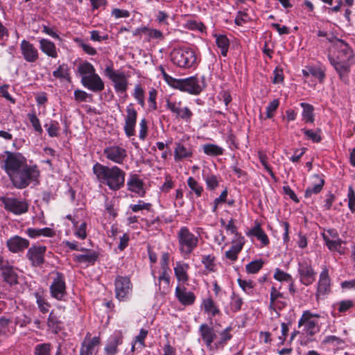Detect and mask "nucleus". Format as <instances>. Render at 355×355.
Instances as JSON below:
<instances>
[{
	"mask_svg": "<svg viewBox=\"0 0 355 355\" xmlns=\"http://www.w3.org/2000/svg\"><path fill=\"white\" fill-rule=\"evenodd\" d=\"M5 153L6 157L1 161V168L14 187L23 189L32 183L38 182L40 172L37 165L28 164L27 159L20 153L6 151Z\"/></svg>",
	"mask_w": 355,
	"mask_h": 355,
	"instance_id": "1",
	"label": "nucleus"
},
{
	"mask_svg": "<svg viewBox=\"0 0 355 355\" xmlns=\"http://www.w3.org/2000/svg\"><path fill=\"white\" fill-rule=\"evenodd\" d=\"M232 327L228 326L218 332L212 326L202 323L198 328V342L202 343L208 350L223 349L232 339Z\"/></svg>",
	"mask_w": 355,
	"mask_h": 355,
	"instance_id": "2",
	"label": "nucleus"
},
{
	"mask_svg": "<svg viewBox=\"0 0 355 355\" xmlns=\"http://www.w3.org/2000/svg\"><path fill=\"white\" fill-rule=\"evenodd\" d=\"M92 171L100 184L112 191H117L124 185L125 173L117 166H108L96 162Z\"/></svg>",
	"mask_w": 355,
	"mask_h": 355,
	"instance_id": "3",
	"label": "nucleus"
},
{
	"mask_svg": "<svg viewBox=\"0 0 355 355\" xmlns=\"http://www.w3.org/2000/svg\"><path fill=\"white\" fill-rule=\"evenodd\" d=\"M77 72L80 76V83L88 90L98 93L105 89V83L101 76L96 73L92 64L87 61L79 63Z\"/></svg>",
	"mask_w": 355,
	"mask_h": 355,
	"instance_id": "4",
	"label": "nucleus"
},
{
	"mask_svg": "<svg viewBox=\"0 0 355 355\" xmlns=\"http://www.w3.org/2000/svg\"><path fill=\"white\" fill-rule=\"evenodd\" d=\"M170 60L174 65L182 69H194L199 62L196 50L186 46L173 48Z\"/></svg>",
	"mask_w": 355,
	"mask_h": 355,
	"instance_id": "5",
	"label": "nucleus"
},
{
	"mask_svg": "<svg viewBox=\"0 0 355 355\" xmlns=\"http://www.w3.org/2000/svg\"><path fill=\"white\" fill-rule=\"evenodd\" d=\"M177 240L179 252L184 259L189 257L199 243L198 236L186 226L180 227L177 232Z\"/></svg>",
	"mask_w": 355,
	"mask_h": 355,
	"instance_id": "6",
	"label": "nucleus"
},
{
	"mask_svg": "<svg viewBox=\"0 0 355 355\" xmlns=\"http://www.w3.org/2000/svg\"><path fill=\"white\" fill-rule=\"evenodd\" d=\"M104 73L112 82L114 89L117 94H125L128 88L129 76L123 71L114 70L112 64L105 67Z\"/></svg>",
	"mask_w": 355,
	"mask_h": 355,
	"instance_id": "7",
	"label": "nucleus"
},
{
	"mask_svg": "<svg viewBox=\"0 0 355 355\" xmlns=\"http://www.w3.org/2000/svg\"><path fill=\"white\" fill-rule=\"evenodd\" d=\"M166 106L176 117L186 122L191 121L193 112L187 106H182V102L180 98L171 96L167 98Z\"/></svg>",
	"mask_w": 355,
	"mask_h": 355,
	"instance_id": "8",
	"label": "nucleus"
},
{
	"mask_svg": "<svg viewBox=\"0 0 355 355\" xmlns=\"http://www.w3.org/2000/svg\"><path fill=\"white\" fill-rule=\"evenodd\" d=\"M297 272L300 282L305 286L312 284L315 280L316 272L312 266L311 260L307 257L298 261Z\"/></svg>",
	"mask_w": 355,
	"mask_h": 355,
	"instance_id": "9",
	"label": "nucleus"
},
{
	"mask_svg": "<svg viewBox=\"0 0 355 355\" xmlns=\"http://www.w3.org/2000/svg\"><path fill=\"white\" fill-rule=\"evenodd\" d=\"M103 156L116 164H123L127 158V150L121 145L113 144L103 148Z\"/></svg>",
	"mask_w": 355,
	"mask_h": 355,
	"instance_id": "10",
	"label": "nucleus"
},
{
	"mask_svg": "<svg viewBox=\"0 0 355 355\" xmlns=\"http://www.w3.org/2000/svg\"><path fill=\"white\" fill-rule=\"evenodd\" d=\"M132 291V285L130 278L119 276L115 280V295L119 301L130 299Z\"/></svg>",
	"mask_w": 355,
	"mask_h": 355,
	"instance_id": "11",
	"label": "nucleus"
},
{
	"mask_svg": "<svg viewBox=\"0 0 355 355\" xmlns=\"http://www.w3.org/2000/svg\"><path fill=\"white\" fill-rule=\"evenodd\" d=\"M126 114L124 116L123 130L127 137L130 138L135 135L137 112L132 103H129L125 109Z\"/></svg>",
	"mask_w": 355,
	"mask_h": 355,
	"instance_id": "12",
	"label": "nucleus"
},
{
	"mask_svg": "<svg viewBox=\"0 0 355 355\" xmlns=\"http://www.w3.org/2000/svg\"><path fill=\"white\" fill-rule=\"evenodd\" d=\"M319 315L313 313L309 311L303 312L301 318L299 320L298 326L304 327V331L309 335H313L318 331V318Z\"/></svg>",
	"mask_w": 355,
	"mask_h": 355,
	"instance_id": "13",
	"label": "nucleus"
},
{
	"mask_svg": "<svg viewBox=\"0 0 355 355\" xmlns=\"http://www.w3.org/2000/svg\"><path fill=\"white\" fill-rule=\"evenodd\" d=\"M4 208L15 215H21L28 211V204L16 198H4L2 200Z\"/></svg>",
	"mask_w": 355,
	"mask_h": 355,
	"instance_id": "14",
	"label": "nucleus"
},
{
	"mask_svg": "<svg viewBox=\"0 0 355 355\" xmlns=\"http://www.w3.org/2000/svg\"><path fill=\"white\" fill-rule=\"evenodd\" d=\"M123 333L121 330H115L107 338L104 347L105 355H116L119 352L118 347L123 343Z\"/></svg>",
	"mask_w": 355,
	"mask_h": 355,
	"instance_id": "15",
	"label": "nucleus"
},
{
	"mask_svg": "<svg viewBox=\"0 0 355 355\" xmlns=\"http://www.w3.org/2000/svg\"><path fill=\"white\" fill-rule=\"evenodd\" d=\"M80 252L81 254H73V259L83 267L94 265L99 257V252L92 249L83 248Z\"/></svg>",
	"mask_w": 355,
	"mask_h": 355,
	"instance_id": "16",
	"label": "nucleus"
},
{
	"mask_svg": "<svg viewBox=\"0 0 355 355\" xmlns=\"http://www.w3.org/2000/svg\"><path fill=\"white\" fill-rule=\"evenodd\" d=\"M302 74L304 81L311 86H314L317 82L322 83L325 77L324 70L317 67H308L302 69Z\"/></svg>",
	"mask_w": 355,
	"mask_h": 355,
	"instance_id": "17",
	"label": "nucleus"
},
{
	"mask_svg": "<svg viewBox=\"0 0 355 355\" xmlns=\"http://www.w3.org/2000/svg\"><path fill=\"white\" fill-rule=\"evenodd\" d=\"M46 248L43 245H32L28 248L26 257L31 261L33 266H42L44 262V255Z\"/></svg>",
	"mask_w": 355,
	"mask_h": 355,
	"instance_id": "18",
	"label": "nucleus"
},
{
	"mask_svg": "<svg viewBox=\"0 0 355 355\" xmlns=\"http://www.w3.org/2000/svg\"><path fill=\"white\" fill-rule=\"evenodd\" d=\"M175 297L178 301L184 306L193 305L196 300V296L194 293L188 290L183 284H178L176 286Z\"/></svg>",
	"mask_w": 355,
	"mask_h": 355,
	"instance_id": "19",
	"label": "nucleus"
},
{
	"mask_svg": "<svg viewBox=\"0 0 355 355\" xmlns=\"http://www.w3.org/2000/svg\"><path fill=\"white\" fill-rule=\"evenodd\" d=\"M331 280L329 275V270L326 266L322 268L318 282L316 297L322 298L329 293L331 291Z\"/></svg>",
	"mask_w": 355,
	"mask_h": 355,
	"instance_id": "20",
	"label": "nucleus"
},
{
	"mask_svg": "<svg viewBox=\"0 0 355 355\" xmlns=\"http://www.w3.org/2000/svg\"><path fill=\"white\" fill-rule=\"evenodd\" d=\"M179 90L192 95H198L202 90L200 82L196 76L181 78Z\"/></svg>",
	"mask_w": 355,
	"mask_h": 355,
	"instance_id": "21",
	"label": "nucleus"
},
{
	"mask_svg": "<svg viewBox=\"0 0 355 355\" xmlns=\"http://www.w3.org/2000/svg\"><path fill=\"white\" fill-rule=\"evenodd\" d=\"M51 296L58 300H62L66 293L64 277L62 273L57 272L50 286Z\"/></svg>",
	"mask_w": 355,
	"mask_h": 355,
	"instance_id": "22",
	"label": "nucleus"
},
{
	"mask_svg": "<svg viewBox=\"0 0 355 355\" xmlns=\"http://www.w3.org/2000/svg\"><path fill=\"white\" fill-rule=\"evenodd\" d=\"M20 51L24 60L27 62H35L39 59L38 49L29 41L26 40L21 41Z\"/></svg>",
	"mask_w": 355,
	"mask_h": 355,
	"instance_id": "23",
	"label": "nucleus"
},
{
	"mask_svg": "<svg viewBox=\"0 0 355 355\" xmlns=\"http://www.w3.org/2000/svg\"><path fill=\"white\" fill-rule=\"evenodd\" d=\"M193 150L190 144H185L182 141L175 143L174 149V160L176 162L190 159L193 157Z\"/></svg>",
	"mask_w": 355,
	"mask_h": 355,
	"instance_id": "24",
	"label": "nucleus"
},
{
	"mask_svg": "<svg viewBox=\"0 0 355 355\" xmlns=\"http://www.w3.org/2000/svg\"><path fill=\"white\" fill-rule=\"evenodd\" d=\"M30 242L28 239L15 235L6 241V245L12 253H19L28 248Z\"/></svg>",
	"mask_w": 355,
	"mask_h": 355,
	"instance_id": "25",
	"label": "nucleus"
},
{
	"mask_svg": "<svg viewBox=\"0 0 355 355\" xmlns=\"http://www.w3.org/2000/svg\"><path fill=\"white\" fill-rule=\"evenodd\" d=\"M334 46L338 51V55L336 58L354 62V53L352 49L342 40H338L334 43Z\"/></svg>",
	"mask_w": 355,
	"mask_h": 355,
	"instance_id": "26",
	"label": "nucleus"
},
{
	"mask_svg": "<svg viewBox=\"0 0 355 355\" xmlns=\"http://www.w3.org/2000/svg\"><path fill=\"white\" fill-rule=\"evenodd\" d=\"M231 248L225 252V257L232 261H235L238 259L239 254L241 252L245 243L244 236H239L237 239H232Z\"/></svg>",
	"mask_w": 355,
	"mask_h": 355,
	"instance_id": "27",
	"label": "nucleus"
},
{
	"mask_svg": "<svg viewBox=\"0 0 355 355\" xmlns=\"http://www.w3.org/2000/svg\"><path fill=\"white\" fill-rule=\"evenodd\" d=\"M101 340L98 336H94L92 338H87L84 339L80 351V355H93L98 352V347Z\"/></svg>",
	"mask_w": 355,
	"mask_h": 355,
	"instance_id": "28",
	"label": "nucleus"
},
{
	"mask_svg": "<svg viewBox=\"0 0 355 355\" xmlns=\"http://www.w3.org/2000/svg\"><path fill=\"white\" fill-rule=\"evenodd\" d=\"M246 235L250 238H256L260 241V247L263 248L270 243V240L268 235L261 228L259 223H256L254 227L246 232Z\"/></svg>",
	"mask_w": 355,
	"mask_h": 355,
	"instance_id": "29",
	"label": "nucleus"
},
{
	"mask_svg": "<svg viewBox=\"0 0 355 355\" xmlns=\"http://www.w3.org/2000/svg\"><path fill=\"white\" fill-rule=\"evenodd\" d=\"M38 42L40 49L44 54L51 58H58V49L54 42L46 38H40Z\"/></svg>",
	"mask_w": 355,
	"mask_h": 355,
	"instance_id": "30",
	"label": "nucleus"
},
{
	"mask_svg": "<svg viewBox=\"0 0 355 355\" xmlns=\"http://www.w3.org/2000/svg\"><path fill=\"white\" fill-rule=\"evenodd\" d=\"M189 265L182 261H177L174 266V274L179 283L185 284L189 280L188 270Z\"/></svg>",
	"mask_w": 355,
	"mask_h": 355,
	"instance_id": "31",
	"label": "nucleus"
},
{
	"mask_svg": "<svg viewBox=\"0 0 355 355\" xmlns=\"http://www.w3.org/2000/svg\"><path fill=\"white\" fill-rule=\"evenodd\" d=\"M324 184V178L318 174L312 176V183L308 187L305 191L304 196L306 198H310L313 194L319 193Z\"/></svg>",
	"mask_w": 355,
	"mask_h": 355,
	"instance_id": "32",
	"label": "nucleus"
},
{
	"mask_svg": "<svg viewBox=\"0 0 355 355\" xmlns=\"http://www.w3.org/2000/svg\"><path fill=\"white\" fill-rule=\"evenodd\" d=\"M200 308L205 314L211 318L219 315L220 313L218 306L211 297L204 298L202 300Z\"/></svg>",
	"mask_w": 355,
	"mask_h": 355,
	"instance_id": "33",
	"label": "nucleus"
},
{
	"mask_svg": "<svg viewBox=\"0 0 355 355\" xmlns=\"http://www.w3.org/2000/svg\"><path fill=\"white\" fill-rule=\"evenodd\" d=\"M127 186L129 191L137 193L139 196H144L145 194L144 182L135 175L130 177Z\"/></svg>",
	"mask_w": 355,
	"mask_h": 355,
	"instance_id": "34",
	"label": "nucleus"
},
{
	"mask_svg": "<svg viewBox=\"0 0 355 355\" xmlns=\"http://www.w3.org/2000/svg\"><path fill=\"white\" fill-rule=\"evenodd\" d=\"M329 60L340 77L348 73L349 66L353 62L334 58L330 55H329Z\"/></svg>",
	"mask_w": 355,
	"mask_h": 355,
	"instance_id": "35",
	"label": "nucleus"
},
{
	"mask_svg": "<svg viewBox=\"0 0 355 355\" xmlns=\"http://www.w3.org/2000/svg\"><path fill=\"white\" fill-rule=\"evenodd\" d=\"M2 276L4 280L10 285H14L17 283V275L13 268L9 265L1 266Z\"/></svg>",
	"mask_w": 355,
	"mask_h": 355,
	"instance_id": "36",
	"label": "nucleus"
},
{
	"mask_svg": "<svg viewBox=\"0 0 355 355\" xmlns=\"http://www.w3.org/2000/svg\"><path fill=\"white\" fill-rule=\"evenodd\" d=\"M300 105L303 109L302 112V120L306 123H313L315 121L313 106L306 103H301Z\"/></svg>",
	"mask_w": 355,
	"mask_h": 355,
	"instance_id": "37",
	"label": "nucleus"
},
{
	"mask_svg": "<svg viewBox=\"0 0 355 355\" xmlns=\"http://www.w3.org/2000/svg\"><path fill=\"white\" fill-rule=\"evenodd\" d=\"M50 137H57L60 135V125L58 121L49 119L44 125Z\"/></svg>",
	"mask_w": 355,
	"mask_h": 355,
	"instance_id": "38",
	"label": "nucleus"
},
{
	"mask_svg": "<svg viewBox=\"0 0 355 355\" xmlns=\"http://www.w3.org/2000/svg\"><path fill=\"white\" fill-rule=\"evenodd\" d=\"M216 37V44L218 48L220 51V53L223 56H227L229 46H230V40L225 35H215Z\"/></svg>",
	"mask_w": 355,
	"mask_h": 355,
	"instance_id": "39",
	"label": "nucleus"
},
{
	"mask_svg": "<svg viewBox=\"0 0 355 355\" xmlns=\"http://www.w3.org/2000/svg\"><path fill=\"white\" fill-rule=\"evenodd\" d=\"M202 179L206 184L207 190H215L219 185V177L214 174H205L203 173Z\"/></svg>",
	"mask_w": 355,
	"mask_h": 355,
	"instance_id": "40",
	"label": "nucleus"
},
{
	"mask_svg": "<svg viewBox=\"0 0 355 355\" xmlns=\"http://www.w3.org/2000/svg\"><path fill=\"white\" fill-rule=\"evenodd\" d=\"M238 284L242 291L248 295H254V289L256 284L251 279H243L239 278L237 279Z\"/></svg>",
	"mask_w": 355,
	"mask_h": 355,
	"instance_id": "41",
	"label": "nucleus"
},
{
	"mask_svg": "<svg viewBox=\"0 0 355 355\" xmlns=\"http://www.w3.org/2000/svg\"><path fill=\"white\" fill-rule=\"evenodd\" d=\"M73 225L74 227L73 234L79 239L84 240L87 236V223L85 222L81 223L78 225L76 220H73Z\"/></svg>",
	"mask_w": 355,
	"mask_h": 355,
	"instance_id": "42",
	"label": "nucleus"
},
{
	"mask_svg": "<svg viewBox=\"0 0 355 355\" xmlns=\"http://www.w3.org/2000/svg\"><path fill=\"white\" fill-rule=\"evenodd\" d=\"M205 154L209 156H218L223 154L224 149L214 144H207L202 146Z\"/></svg>",
	"mask_w": 355,
	"mask_h": 355,
	"instance_id": "43",
	"label": "nucleus"
},
{
	"mask_svg": "<svg viewBox=\"0 0 355 355\" xmlns=\"http://www.w3.org/2000/svg\"><path fill=\"white\" fill-rule=\"evenodd\" d=\"M53 76L56 78L69 80L70 76L68 65L65 63L60 64L58 67L53 71Z\"/></svg>",
	"mask_w": 355,
	"mask_h": 355,
	"instance_id": "44",
	"label": "nucleus"
},
{
	"mask_svg": "<svg viewBox=\"0 0 355 355\" xmlns=\"http://www.w3.org/2000/svg\"><path fill=\"white\" fill-rule=\"evenodd\" d=\"M187 185L191 189V193L193 192L196 197H200L202 194L204 189L201 184L198 182L193 177H189L187 179Z\"/></svg>",
	"mask_w": 355,
	"mask_h": 355,
	"instance_id": "45",
	"label": "nucleus"
},
{
	"mask_svg": "<svg viewBox=\"0 0 355 355\" xmlns=\"http://www.w3.org/2000/svg\"><path fill=\"white\" fill-rule=\"evenodd\" d=\"M201 262L207 272H212L216 271V265L215 263V257L213 254L203 255Z\"/></svg>",
	"mask_w": 355,
	"mask_h": 355,
	"instance_id": "46",
	"label": "nucleus"
},
{
	"mask_svg": "<svg viewBox=\"0 0 355 355\" xmlns=\"http://www.w3.org/2000/svg\"><path fill=\"white\" fill-rule=\"evenodd\" d=\"M171 278L163 279H155V284L157 286V291L162 295H165L170 292Z\"/></svg>",
	"mask_w": 355,
	"mask_h": 355,
	"instance_id": "47",
	"label": "nucleus"
},
{
	"mask_svg": "<svg viewBox=\"0 0 355 355\" xmlns=\"http://www.w3.org/2000/svg\"><path fill=\"white\" fill-rule=\"evenodd\" d=\"M27 117L34 130V131L38 135H42L43 132V129L40 123L39 118L37 116L34 112H28L27 114Z\"/></svg>",
	"mask_w": 355,
	"mask_h": 355,
	"instance_id": "48",
	"label": "nucleus"
},
{
	"mask_svg": "<svg viewBox=\"0 0 355 355\" xmlns=\"http://www.w3.org/2000/svg\"><path fill=\"white\" fill-rule=\"evenodd\" d=\"M263 264L261 259L252 261L245 266V271L248 274H256L262 268Z\"/></svg>",
	"mask_w": 355,
	"mask_h": 355,
	"instance_id": "49",
	"label": "nucleus"
},
{
	"mask_svg": "<svg viewBox=\"0 0 355 355\" xmlns=\"http://www.w3.org/2000/svg\"><path fill=\"white\" fill-rule=\"evenodd\" d=\"M243 304V298L237 293L233 292L230 297V309L233 312H238L241 309Z\"/></svg>",
	"mask_w": 355,
	"mask_h": 355,
	"instance_id": "50",
	"label": "nucleus"
},
{
	"mask_svg": "<svg viewBox=\"0 0 355 355\" xmlns=\"http://www.w3.org/2000/svg\"><path fill=\"white\" fill-rule=\"evenodd\" d=\"M302 132L304 134L306 139L311 140L314 143H318L321 141L320 129L315 130L312 129L302 128Z\"/></svg>",
	"mask_w": 355,
	"mask_h": 355,
	"instance_id": "51",
	"label": "nucleus"
},
{
	"mask_svg": "<svg viewBox=\"0 0 355 355\" xmlns=\"http://www.w3.org/2000/svg\"><path fill=\"white\" fill-rule=\"evenodd\" d=\"M145 92L144 89L139 84L135 86L132 96L136 99L137 103L144 107L145 106Z\"/></svg>",
	"mask_w": 355,
	"mask_h": 355,
	"instance_id": "52",
	"label": "nucleus"
},
{
	"mask_svg": "<svg viewBox=\"0 0 355 355\" xmlns=\"http://www.w3.org/2000/svg\"><path fill=\"white\" fill-rule=\"evenodd\" d=\"M183 27L189 30L198 31L200 32H202L205 28L202 22L191 19L187 20L183 24Z\"/></svg>",
	"mask_w": 355,
	"mask_h": 355,
	"instance_id": "53",
	"label": "nucleus"
},
{
	"mask_svg": "<svg viewBox=\"0 0 355 355\" xmlns=\"http://www.w3.org/2000/svg\"><path fill=\"white\" fill-rule=\"evenodd\" d=\"M47 324L53 333L57 334L60 330V322L52 312L49 315Z\"/></svg>",
	"mask_w": 355,
	"mask_h": 355,
	"instance_id": "54",
	"label": "nucleus"
},
{
	"mask_svg": "<svg viewBox=\"0 0 355 355\" xmlns=\"http://www.w3.org/2000/svg\"><path fill=\"white\" fill-rule=\"evenodd\" d=\"M52 349L50 343H41L35 345L34 348L35 355H50Z\"/></svg>",
	"mask_w": 355,
	"mask_h": 355,
	"instance_id": "55",
	"label": "nucleus"
},
{
	"mask_svg": "<svg viewBox=\"0 0 355 355\" xmlns=\"http://www.w3.org/2000/svg\"><path fill=\"white\" fill-rule=\"evenodd\" d=\"M273 277L275 280L280 282H291L293 279V277L290 274L278 268L275 269Z\"/></svg>",
	"mask_w": 355,
	"mask_h": 355,
	"instance_id": "56",
	"label": "nucleus"
},
{
	"mask_svg": "<svg viewBox=\"0 0 355 355\" xmlns=\"http://www.w3.org/2000/svg\"><path fill=\"white\" fill-rule=\"evenodd\" d=\"M152 205L149 202H146L144 200H138L137 204H131L129 206V209L132 212H139L143 210L149 211L151 209Z\"/></svg>",
	"mask_w": 355,
	"mask_h": 355,
	"instance_id": "57",
	"label": "nucleus"
},
{
	"mask_svg": "<svg viewBox=\"0 0 355 355\" xmlns=\"http://www.w3.org/2000/svg\"><path fill=\"white\" fill-rule=\"evenodd\" d=\"M74 98L75 101L81 102H90L92 100V95L87 93L85 91L81 89H76L74 91Z\"/></svg>",
	"mask_w": 355,
	"mask_h": 355,
	"instance_id": "58",
	"label": "nucleus"
},
{
	"mask_svg": "<svg viewBox=\"0 0 355 355\" xmlns=\"http://www.w3.org/2000/svg\"><path fill=\"white\" fill-rule=\"evenodd\" d=\"M324 241L329 250L341 253L340 248L342 241L340 239L336 238L335 239L328 240L327 236H324Z\"/></svg>",
	"mask_w": 355,
	"mask_h": 355,
	"instance_id": "59",
	"label": "nucleus"
},
{
	"mask_svg": "<svg viewBox=\"0 0 355 355\" xmlns=\"http://www.w3.org/2000/svg\"><path fill=\"white\" fill-rule=\"evenodd\" d=\"M225 230L227 234H233V239H237L239 236H243L240 232H238L237 227L235 225V220L231 218L227 225H225Z\"/></svg>",
	"mask_w": 355,
	"mask_h": 355,
	"instance_id": "60",
	"label": "nucleus"
},
{
	"mask_svg": "<svg viewBox=\"0 0 355 355\" xmlns=\"http://www.w3.org/2000/svg\"><path fill=\"white\" fill-rule=\"evenodd\" d=\"M322 343L329 345L333 347H339L344 343V341L336 336H327L324 338Z\"/></svg>",
	"mask_w": 355,
	"mask_h": 355,
	"instance_id": "61",
	"label": "nucleus"
},
{
	"mask_svg": "<svg viewBox=\"0 0 355 355\" xmlns=\"http://www.w3.org/2000/svg\"><path fill=\"white\" fill-rule=\"evenodd\" d=\"M170 271L171 269H165V268H161L158 270H152V275L154 277V279H163L166 278H171L170 277Z\"/></svg>",
	"mask_w": 355,
	"mask_h": 355,
	"instance_id": "62",
	"label": "nucleus"
},
{
	"mask_svg": "<svg viewBox=\"0 0 355 355\" xmlns=\"http://www.w3.org/2000/svg\"><path fill=\"white\" fill-rule=\"evenodd\" d=\"M36 302L40 311L44 313L49 310L50 304L38 293L35 294Z\"/></svg>",
	"mask_w": 355,
	"mask_h": 355,
	"instance_id": "63",
	"label": "nucleus"
},
{
	"mask_svg": "<svg viewBox=\"0 0 355 355\" xmlns=\"http://www.w3.org/2000/svg\"><path fill=\"white\" fill-rule=\"evenodd\" d=\"M250 20V17L249 16L247 11H239L236 17L235 18V23L238 26H243L245 23L248 22Z\"/></svg>",
	"mask_w": 355,
	"mask_h": 355,
	"instance_id": "64",
	"label": "nucleus"
}]
</instances>
